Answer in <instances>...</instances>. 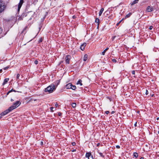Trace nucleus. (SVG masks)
<instances>
[{
	"mask_svg": "<svg viewBox=\"0 0 159 159\" xmlns=\"http://www.w3.org/2000/svg\"><path fill=\"white\" fill-rule=\"evenodd\" d=\"M56 89L55 84H51L45 89V91L46 92H48L49 93H52Z\"/></svg>",
	"mask_w": 159,
	"mask_h": 159,
	"instance_id": "obj_1",
	"label": "nucleus"
},
{
	"mask_svg": "<svg viewBox=\"0 0 159 159\" xmlns=\"http://www.w3.org/2000/svg\"><path fill=\"white\" fill-rule=\"evenodd\" d=\"M20 104L21 102L20 101H16L15 102L13 103L12 105L9 108L12 111L13 109L17 107Z\"/></svg>",
	"mask_w": 159,
	"mask_h": 159,
	"instance_id": "obj_2",
	"label": "nucleus"
},
{
	"mask_svg": "<svg viewBox=\"0 0 159 159\" xmlns=\"http://www.w3.org/2000/svg\"><path fill=\"white\" fill-rule=\"evenodd\" d=\"M11 111V110L9 108L8 109L6 110L3 112H2L0 115L1 116H4L7 114L8 113H9Z\"/></svg>",
	"mask_w": 159,
	"mask_h": 159,
	"instance_id": "obj_3",
	"label": "nucleus"
},
{
	"mask_svg": "<svg viewBox=\"0 0 159 159\" xmlns=\"http://www.w3.org/2000/svg\"><path fill=\"white\" fill-rule=\"evenodd\" d=\"M85 157H87L88 159H93V157L90 152H86L85 155Z\"/></svg>",
	"mask_w": 159,
	"mask_h": 159,
	"instance_id": "obj_4",
	"label": "nucleus"
},
{
	"mask_svg": "<svg viewBox=\"0 0 159 159\" xmlns=\"http://www.w3.org/2000/svg\"><path fill=\"white\" fill-rule=\"evenodd\" d=\"M5 6L4 4H2V2H0V13L2 12L5 9Z\"/></svg>",
	"mask_w": 159,
	"mask_h": 159,
	"instance_id": "obj_5",
	"label": "nucleus"
},
{
	"mask_svg": "<svg viewBox=\"0 0 159 159\" xmlns=\"http://www.w3.org/2000/svg\"><path fill=\"white\" fill-rule=\"evenodd\" d=\"M154 10V8L151 6H148L146 9V11L148 12H150Z\"/></svg>",
	"mask_w": 159,
	"mask_h": 159,
	"instance_id": "obj_6",
	"label": "nucleus"
},
{
	"mask_svg": "<svg viewBox=\"0 0 159 159\" xmlns=\"http://www.w3.org/2000/svg\"><path fill=\"white\" fill-rule=\"evenodd\" d=\"M70 60V56L69 55H66L65 58V60L66 64H69Z\"/></svg>",
	"mask_w": 159,
	"mask_h": 159,
	"instance_id": "obj_7",
	"label": "nucleus"
},
{
	"mask_svg": "<svg viewBox=\"0 0 159 159\" xmlns=\"http://www.w3.org/2000/svg\"><path fill=\"white\" fill-rule=\"evenodd\" d=\"M23 2H24L23 0H20V2L19 3L18 5V11H19Z\"/></svg>",
	"mask_w": 159,
	"mask_h": 159,
	"instance_id": "obj_8",
	"label": "nucleus"
},
{
	"mask_svg": "<svg viewBox=\"0 0 159 159\" xmlns=\"http://www.w3.org/2000/svg\"><path fill=\"white\" fill-rule=\"evenodd\" d=\"M86 45V43H83L80 46V49L83 51Z\"/></svg>",
	"mask_w": 159,
	"mask_h": 159,
	"instance_id": "obj_9",
	"label": "nucleus"
},
{
	"mask_svg": "<svg viewBox=\"0 0 159 159\" xmlns=\"http://www.w3.org/2000/svg\"><path fill=\"white\" fill-rule=\"evenodd\" d=\"M72 86V84L71 83H69L66 85V87L67 89H71Z\"/></svg>",
	"mask_w": 159,
	"mask_h": 159,
	"instance_id": "obj_10",
	"label": "nucleus"
},
{
	"mask_svg": "<svg viewBox=\"0 0 159 159\" xmlns=\"http://www.w3.org/2000/svg\"><path fill=\"white\" fill-rule=\"evenodd\" d=\"M60 82V80H57L55 82H54V84H55V86L56 88L57 85L59 84Z\"/></svg>",
	"mask_w": 159,
	"mask_h": 159,
	"instance_id": "obj_11",
	"label": "nucleus"
},
{
	"mask_svg": "<svg viewBox=\"0 0 159 159\" xmlns=\"http://www.w3.org/2000/svg\"><path fill=\"white\" fill-rule=\"evenodd\" d=\"M95 22L98 24L97 28H98V27H99V24L100 23L99 19L98 18H96L95 20Z\"/></svg>",
	"mask_w": 159,
	"mask_h": 159,
	"instance_id": "obj_12",
	"label": "nucleus"
},
{
	"mask_svg": "<svg viewBox=\"0 0 159 159\" xmlns=\"http://www.w3.org/2000/svg\"><path fill=\"white\" fill-rule=\"evenodd\" d=\"M139 0H134L132 3H131V5L133 6L134 4L138 3Z\"/></svg>",
	"mask_w": 159,
	"mask_h": 159,
	"instance_id": "obj_13",
	"label": "nucleus"
},
{
	"mask_svg": "<svg viewBox=\"0 0 159 159\" xmlns=\"http://www.w3.org/2000/svg\"><path fill=\"white\" fill-rule=\"evenodd\" d=\"M3 32V29L2 28H0V38L3 37V35L2 34Z\"/></svg>",
	"mask_w": 159,
	"mask_h": 159,
	"instance_id": "obj_14",
	"label": "nucleus"
},
{
	"mask_svg": "<svg viewBox=\"0 0 159 159\" xmlns=\"http://www.w3.org/2000/svg\"><path fill=\"white\" fill-rule=\"evenodd\" d=\"M82 80H80L77 81L76 84L78 85L80 84V86H82Z\"/></svg>",
	"mask_w": 159,
	"mask_h": 159,
	"instance_id": "obj_15",
	"label": "nucleus"
},
{
	"mask_svg": "<svg viewBox=\"0 0 159 159\" xmlns=\"http://www.w3.org/2000/svg\"><path fill=\"white\" fill-rule=\"evenodd\" d=\"M9 79H6L4 80L3 83H2V85H3L7 83L8 81L9 80Z\"/></svg>",
	"mask_w": 159,
	"mask_h": 159,
	"instance_id": "obj_16",
	"label": "nucleus"
},
{
	"mask_svg": "<svg viewBox=\"0 0 159 159\" xmlns=\"http://www.w3.org/2000/svg\"><path fill=\"white\" fill-rule=\"evenodd\" d=\"M104 11V8H102L100 11V12H99V16H101L102 15V14L103 11Z\"/></svg>",
	"mask_w": 159,
	"mask_h": 159,
	"instance_id": "obj_17",
	"label": "nucleus"
},
{
	"mask_svg": "<svg viewBox=\"0 0 159 159\" xmlns=\"http://www.w3.org/2000/svg\"><path fill=\"white\" fill-rule=\"evenodd\" d=\"M88 55L87 54H85L84 57V61H86L87 59Z\"/></svg>",
	"mask_w": 159,
	"mask_h": 159,
	"instance_id": "obj_18",
	"label": "nucleus"
},
{
	"mask_svg": "<svg viewBox=\"0 0 159 159\" xmlns=\"http://www.w3.org/2000/svg\"><path fill=\"white\" fill-rule=\"evenodd\" d=\"M27 26H25V28L23 29V30H22V33H26V31H25V30H26L27 29Z\"/></svg>",
	"mask_w": 159,
	"mask_h": 159,
	"instance_id": "obj_19",
	"label": "nucleus"
},
{
	"mask_svg": "<svg viewBox=\"0 0 159 159\" xmlns=\"http://www.w3.org/2000/svg\"><path fill=\"white\" fill-rule=\"evenodd\" d=\"M131 15L132 13H129L128 14L126 15L125 16V18H126L129 17Z\"/></svg>",
	"mask_w": 159,
	"mask_h": 159,
	"instance_id": "obj_20",
	"label": "nucleus"
},
{
	"mask_svg": "<svg viewBox=\"0 0 159 159\" xmlns=\"http://www.w3.org/2000/svg\"><path fill=\"white\" fill-rule=\"evenodd\" d=\"M76 89V87L75 85H73L72 84L71 89L73 90H75Z\"/></svg>",
	"mask_w": 159,
	"mask_h": 159,
	"instance_id": "obj_21",
	"label": "nucleus"
},
{
	"mask_svg": "<svg viewBox=\"0 0 159 159\" xmlns=\"http://www.w3.org/2000/svg\"><path fill=\"white\" fill-rule=\"evenodd\" d=\"M133 155L135 157L137 158L138 157V154L137 153L135 152L134 153Z\"/></svg>",
	"mask_w": 159,
	"mask_h": 159,
	"instance_id": "obj_22",
	"label": "nucleus"
},
{
	"mask_svg": "<svg viewBox=\"0 0 159 159\" xmlns=\"http://www.w3.org/2000/svg\"><path fill=\"white\" fill-rule=\"evenodd\" d=\"M76 104L75 103H73L71 104V106L73 108H75L76 107Z\"/></svg>",
	"mask_w": 159,
	"mask_h": 159,
	"instance_id": "obj_23",
	"label": "nucleus"
},
{
	"mask_svg": "<svg viewBox=\"0 0 159 159\" xmlns=\"http://www.w3.org/2000/svg\"><path fill=\"white\" fill-rule=\"evenodd\" d=\"M20 76V75L19 74H17L16 75V80L19 79V77Z\"/></svg>",
	"mask_w": 159,
	"mask_h": 159,
	"instance_id": "obj_24",
	"label": "nucleus"
},
{
	"mask_svg": "<svg viewBox=\"0 0 159 159\" xmlns=\"http://www.w3.org/2000/svg\"><path fill=\"white\" fill-rule=\"evenodd\" d=\"M107 51L105 49L103 51V52H102V54H101L102 55H105V53Z\"/></svg>",
	"mask_w": 159,
	"mask_h": 159,
	"instance_id": "obj_25",
	"label": "nucleus"
},
{
	"mask_svg": "<svg viewBox=\"0 0 159 159\" xmlns=\"http://www.w3.org/2000/svg\"><path fill=\"white\" fill-rule=\"evenodd\" d=\"M99 154L100 155L101 157H103V158H104V157L105 156L103 155V154H102V153H101V152H99Z\"/></svg>",
	"mask_w": 159,
	"mask_h": 159,
	"instance_id": "obj_26",
	"label": "nucleus"
},
{
	"mask_svg": "<svg viewBox=\"0 0 159 159\" xmlns=\"http://www.w3.org/2000/svg\"><path fill=\"white\" fill-rule=\"evenodd\" d=\"M43 41V39L42 38H40L39 40V43H40L41 42Z\"/></svg>",
	"mask_w": 159,
	"mask_h": 159,
	"instance_id": "obj_27",
	"label": "nucleus"
},
{
	"mask_svg": "<svg viewBox=\"0 0 159 159\" xmlns=\"http://www.w3.org/2000/svg\"><path fill=\"white\" fill-rule=\"evenodd\" d=\"M58 114L59 116H61L62 115V113L60 112H58Z\"/></svg>",
	"mask_w": 159,
	"mask_h": 159,
	"instance_id": "obj_28",
	"label": "nucleus"
},
{
	"mask_svg": "<svg viewBox=\"0 0 159 159\" xmlns=\"http://www.w3.org/2000/svg\"><path fill=\"white\" fill-rule=\"evenodd\" d=\"M145 94L146 95H148V92L147 89H146V90Z\"/></svg>",
	"mask_w": 159,
	"mask_h": 159,
	"instance_id": "obj_29",
	"label": "nucleus"
},
{
	"mask_svg": "<svg viewBox=\"0 0 159 159\" xmlns=\"http://www.w3.org/2000/svg\"><path fill=\"white\" fill-rule=\"evenodd\" d=\"M34 63L35 64H37L38 63V61L37 60H35L34 61Z\"/></svg>",
	"mask_w": 159,
	"mask_h": 159,
	"instance_id": "obj_30",
	"label": "nucleus"
},
{
	"mask_svg": "<svg viewBox=\"0 0 159 159\" xmlns=\"http://www.w3.org/2000/svg\"><path fill=\"white\" fill-rule=\"evenodd\" d=\"M11 92V91H10H10H8V92L7 93V94H6V96H7V95H8L9 94V93H10Z\"/></svg>",
	"mask_w": 159,
	"mask_h": 159,
	"instance_id": "obj_31",
	"label": "nucleus"
},
{
	"mask_svg": "<svg viewBox=\"0 0 159 159\" xmlns=\"http://www.w3.org/2000/svg\"><path fill=\"white\" fill-rule=\"evenodd\" d=\"M72 145H73V146H75L76 144V143L75 142H72L71 143Z\"/></svg>",
	"mask_w": 159,
	"mask_h": 159,
	"instance_id": "obj_32",
	"label": "nucleus"
},
{
	"mask_svg": "<svg viewBox=\"0 0 159 159\" xmlns=\"http://www.w3.org/2000/svg\"><path fill=\"white\" fill-rule=\"evenodd\" d=\"M112 61L114 62L115 63H116V59H113L112 60Z\"/></svg>",
	"mask_w": 159,
	"mask_h": 159,
	"instance_id": "obj_33",
	"label": "nucleus"
},
{
	"mask_svg": "<svg viewBox=\"0 0 159 159\" xmlns=\"http://www.w3.org/2000/svg\"><path fill=\"white\" fill-rule=\"evenodd\" d=\"M54 108L53 107H51L50 108V110H51V111L53 112V109Z\"/></svg>",
	"mask_w": 159,
	"mask_h": 159,
	"instance_id": "obj_34",
	"label": "nucleus"
},
{
	"mask_svg": "<svg viewBox=\"0 0 159 159\" xmlns=\"http://www.w3.org/2000/svg\"><path fill=\"white\" fill-rule=\"evenodd\" d=\"M122 20H121L119 22L117 23L116 24V25H118L120 24V23L121 22Z\"/></svg>",
	"mask_w": 159,
	"mask_h": 159,
	"instance_id": "obj_35",
	"label": "nucleus"
},
{
	"mask_svg": "<svg viewBox=\"0 0 159 159\" xmlns=\"http://www.w3.org/2000/svg\"><path fill=\"white\" fill-rule=\"evenodd\" d=\"M153 28V26H150L149 29L150 30H152Z\"/></svg>",
	"mask_w": 159,
	"mask_h": 159,
	"instance_id": "obj_36",
	"label": "nucleus"
},
{
	"mask_svg": "<svg viewBox=\"0 0 159 159\" xmlns=\"http://www.w3.org/2000/svg\"><path fill=\"white\" fill-rule=\"evenodd\" d=\"M63 62V61H60L59 63V65H60Z\"/></svg>",
	"mask_w": 159,
	"mask_h": 159,
	"instance_id": "obj_37",
	"label": "nucleus"
},
{
	"mask_svg": "<svg viewBox=\"0 0 159 159\" xmlns=\"http://www.w3.org/2000/svg\"><path fill=\"white\" fill-rule=\"evenodd\" d=\"M132 73L133 75L135 74V71L134 70H132L131 72Z\"/></svg>",
	"mask_w": 159,
	"mask_h": 159,
	"instance_id": "obj_38",
	"label": "nucleus"
},
{
	"mask_svg": "<svg viewBox=\"0 0 159 159\" xmlns=\"http://www.w3.org/2000/svg\"><path fill=\"white\" fill-rule=\"evenodd\" d=\"M22 20V17H20L19 18H18V20Z\"/></svg>",
	"mask_w": 159,
	"mask_h": 159,
	"instance_id": "obj_39",
	"label": "nucleus"
},
{
	"mask_svg": "<svg viewBox=\"0 0 159 159\" xmlns=\"http://www.w3.org/2000/svg\"><path fill=\"white\" fill-rule=\"evenodd\" d=\"M105 112L106 114H108L109 113V111H105Z\"/></svg>",
	"mask_w": 159,
	"mask_h": 159,
	"instance_id": "obj_40",
	"label": "nucleus"
},
{
	"mask_svg": "<svg viewBox=\"0 0 159 159\" xmlns=\"http://www.w3.org/2000/svg\"><path fill=\"white\" fill-rule=\"evenodd\" d=\"M10 91H11V92H17L15 90H14V89H12Z\"/></svg>",
	"mask_w": 159,
	"mask_h": 159,
	"instance_id": "obj_41",
	"label": "nucleus"
},
{
	"mask_svg": "<svg viewBox=\"0 0 159 159\" xmlns=\"http://www.w3.org/2000/svg\"><path fill=\"white\" fill-rule=\"evenodd\" d=\"M58 106V104H57V103L56 102L55 103V106L56 107H57Z\"/></svg>",
	"mask_w": 159,
	"mask_h": 159,
	"instance_id": "obj_42",
	"label": "nucleus"
},
{
	"mask_svg": "<svg viewBox=\"0 0 159 159\" xmlns=\"http://www.w3.org/2000/svg\"><path fill=\"white\" fill-rule=\"evenodd\" d=\"M116 148H120V146L119 145H117L116 146Z\"/></svg>",
	"mask_w": 159,
	"mask_h": 159,
	"instance_id": "obj_43",
	"label": "nucleus"
},
{
	"mask_svg": "<svg viewBox=\"0 0 159 159\" xmlns=\"http://www.w3.org/2000/svg\"><path fill=\"white\" fill-rule=\"evenodd\" d=\"M75 151H76V150L75 149H73V150L72 151V152H75Z\"/></svg>",
	"mask_w": 159,
	"mask_h": 159,
	"instance_id": "obj_44",
	"label": "nucleus"
},
{
	"mask_svg": "<svg viewBox=\"0 0 159 159\" xmlns=\"http://www.w3.org/2000/svg\"><path fill=\"white\" fill-rule=\"evenodd\" d=\"M107 51L109 49V48L107 47L106 49H105Z\"/></svg>",
	"mask_w": 159,
	"mask_h": 159,
	"instance_id": "obj_45",
	"label": "nucleus"
},
{
	"mask_svg": "<svg viewBox=\"0 0 159 159\" xmlns=\"http://www.w3.org/2000/svg\"><path fill=\"white\" fill-rule=\"evenodd\" d=\"M115 113V111H112V112H111V114H113Z\"/></svg>",
	"mask_w": 159,
	"mask_h": 159,
	"instance_id": "obj_46",
	"label": "nucleus"
},
{
	"mask_svg": "<svg viewBox=\"0 0 159 159\" xmlns=\"http://www.w3.org/2000/svg\"><path fill=\"white\" fill-rule=\"evenodd\" d=\"M2 69L0 70V73H2Z\"/></svg>",
	"mask_w": 159,
	"mask_h": 159,
	"instance_id": "obj_47",
	"label": "nucleus"
},
{
	"mask_svg": "<svg viewBox=\"0 0 159 159\" xmlns=\"http://www.w3.org/2000/svg\"><path fill=\"white\" fill-rule=\"evenodd\" d=\"M116 37V36H114L113 37V40L114 39V38Z\"/></svg>",
	"mask_w": 159,
	"mask_h": 159,
	"instance_id": "obj_48",
	"label": "nucleus"
},
{
	"mask_svg": "<svg viewBox=\"0 0 159 159\" xmlns=\"http://www.w3.org/2000/svg\"><path fill=\"white\" fill-rule=\"evenodd\" d=\"M11 101L12 102L14 101V100L12 99H11Z\"/></svg>",
	"mask_w": 159,
	"mask_h": 159,
	"instance_id": "obj_49",
	"label": "nucleus"
},
{
	"mask_svg": "<svg viewBox=\"0 0 159 159\" xmlns=\"http://www.w3.org/2000/svg\"><path fill=\"white\" fill-rule=\"evenodd\" d=\"M159 119V117H157V120H158Z\"/></svg>",
	"mask_w": 159,
	"mask_h": 159,
	"instance_id": "obj_50",
	"label": "nucleus"
},
{
	"mask_svg": "<svg viewBox=\"0 0 159 159\" xmlns=\"http://www.w3.org/2000/svg\"><path fill=\"white\" fill-rule=\"evenodd\" d=\"M140 159H143V157H141Z\"/></svg>",
	"mask_w": 159,
	"mask_h": 159,
	"instance_id": "obj_51",
	"label": "nucleus"
},
{
	"mask_svg": "<svg viewBox=\"0 0 159 159\" xmlns=\"http://www.w3.org/2000/svg\"><path fill=\"white\" fill-rule=\"evenodd\" d=\"M75 16H73V18H75Z\"/></svg>",
	"mask_w": 159,
	"mask_h": 159,
	"instance_id": "obj_52",
	"label": "nucleus"
},
{
	"mask_svg": "<svg viewBox=\"0 0 159 159\" xmlns=\"http://www.w3.org/2000/svg\"><path fill=\"white\" fill-rule=\"evenodd\" d=\"M2 118V117L1 116H0V119Z\"/></svg>",
	"mask_w": 159,
	"mask_h": 159,
	"instance_id": "obj_53",
	"label": "nucleus"
},
{
	"mask_svg": "<svg viewBox=\"0 0 159 159\" xmlns=\"http://www.w3.org/2000/svg\"><path fill=\"white\" fill-rule=\"evenodd\" d=\"M136 124H137V122H136L135 124L134 125L135 126V125H136Z\"/></svg>",
	"mask_w": 159,
	"mask_h": 159,
	"instance_id": "obj_54",
	"label": "nucleus"
},
{
	"mask_svg": "<svg viewBox=\"0 0 159 159\" xmlns=\"http://www.w3.org/2000/svg\"><path fill=\"white\" fill-rule=\"evenodd\" d=\"M41 144H43V142H41Z\"/></svg>",
	"mask_w": 159,
	"mask_h": 159,
	"instance_id": "obj_55",
	"label": "nucleus"
},
{
	"mask_svg": "<svg viewBox=\"0 0 159 159\" xmlns=\"http://www.w3.org/2000/svg\"><path fill=\"white\" fill-rule=\"evenodd\" d=\"M36 99H35V100H34V101H36Z\"/></svg>",
	"mask_w": 159,
	"mask_h": 159,
	"instance_id": "obj_56",
	"label": "nucleus"
},
{
	"mask_svg": "<svg viewBox=\"0 0 159 159\" xmlns=\"http://www.w3.org/2000/svg\"><path fill=\"white\" fill-rule=\"evenodd\" d=\"M24 16V15H22L21 16Z\"/></svg>",
	"mask_w": 159,
	"mask_h": 159,
	"instance_id": "obj_57",
	"label": "nucleus"
},
{
	"mask_svg": "<svg viewBox=\"0 0 159 159\" xmlns=\"http://www.w3.org/2000/svg\"><path fill=\"white\" fill-rule=\"evenodd\" d=\"M24 16V15H22L21 16Z\"/></svg>",
	"mask_w": 159,
	"mask_h": 159,
	"instance_id": "obj_58",
	"label": "nucleus"
},
{
	"mask_svg": "<svg viewBox=\"0 0 159 159\" xmlns=\"http://www.w3.org/2000/svg\"><path fill=\"white\" fill-rule=\"evenodd\" d=\"M24 16V15H22L21 16Z\"/></svg>",
	"mask_w": 159,
	"mask_h": 159,
	"instance_id": "obj_59",
	"label": "nucleus"
}]
</instances>
